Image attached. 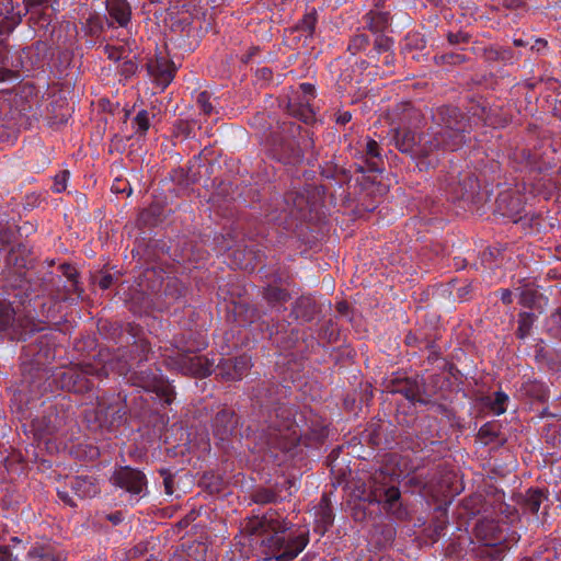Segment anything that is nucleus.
<instances>
[{"mask_svg":"<svg viewBox=\"0 0 561 561\" xmlns=\"http://www.w3.org/2000/svg\"><path fill=\"white\" fill-rule=\"evenodd\" d=\"M15 311L9 302L0 301V330H7L14 322Z\"/></svg>","mask_w":561,"mask_h":561,"instance_id":"13","label":"nucleus"},{"mask_svg":"<svg viewBox=\"0 0 561 561\" xmlns=\"http://www.w3.org/2000/svg\"><path fill=\"white\" fill-rule=\"evenodd\" d=\"M316 26V16L314 14H306L301 21L300 28L311 34Z\"/></svg>","mask_w":561,"mask_h":561,"instance_id":"27","label":"nucleus"},{"mask_svg":"<svg viewBox=\"0 0 561 561\" xmlns=\"http://www.w3.org/2000/svg\"><path fill=\"white\" fill-rule=\"evenodd\" d=\"M0 561H11V551L8 547H0Z\"/></svg>","mask_w":561,"mask_h":561,"instance_id":"30","label":"nucleus"},{"mask_svg":"<svg viewBox=\"0 0 561 561\" xmlns=\"http://www.w3.org/2000/svg\"><path fill=\"white\" fill-rule=\"evenodd\" d=\"M548 330L554 337L561 340V309L551 314L548 321Z\"/></svg>","mask_w":561,"mask_h":561,"instance_id":"20","label":"nucleus"},{"mask_svg":"<svg viewBox=\"0 0 561 561\" xmlns=\"http://www.w3.org/2000/svg\"><path fill=\"white\" fill-rule=\"evenodd\" d=\"M264 296L267 299V301L271 304L284 302L289 297L285 290L278 288V287H275V286H268L265 289Z\"/></svg>","mask_w":561,"mask_h":561,"instance_id":"18","label":"nucleus"},{"mask_svg":"<svg viewBox=\"0 0 561 561\" xmlns=\"http://www.w3.org/2000/svg\"><path fill=\"white\" fill-rule=\"evenodd\" d=\"M112 482L131 495H141L147 488L146 476L141 471L129 467L117 469L112 476Z\"/></svg>","mask_w":561,"mask_h":561,"instance_id":"5","label":"nucleus"},{"mask_svg":"<svg viewBox=\"0 0 561 561\" xmlns=\"http://www.w3.org/2000/svg\"><path fill=\"white\" fill-rule=\"evenodd\" d=\"M32 556L35 558V561H57L53 553L46 551L38 553L37 551H33Z\"/></svg>","mask_w":561,"mask_h":561,"instance_id":"28","label":"nucleus"},{"mask_svg":"<svg viewBox=\"0 0 561 561\" xmlns=\"http://www.w3.org/2000/svg\"><path fill=\"white\" fill-rule=\"evenodd\" d=\"M366 154L368 157V160H367L368 170L369 171H379V167L376 161V159H378L380 157L379 146H378L377 141H375L373 139L367 141Z\"/></svg>","mask_w":561,"mask_h":561,"instance_id":"15","label":"nucleus"},{"mask_svg":"<svg viewBox=\"0 0 561 561\" xmlns=\"http://www.w3.org/2000/svg\"><path fill=\"white\" fill-rule=\"evenodd\" d=\"M454 122L447 121L446 125L436 131L433 138L426 136H416L411 130H397L394 141L401 152H410L414 156L425 158L438 149L454 151L465 142V124L458 119L460 113L451 108Z\"/></svg>","mask_w":561,"mask_h":561,"instance_id":"1","label":"nucleus"},{"mask_svg":"<svg viewBox=\"0 0 561 561\" xmlns=\"http://www.w3.org/2000/svg\"><path fill=\"white\" fill-rule=\"evenodd\" d=\"M9 77H11V72L5 69H0V82L7 80Z\"/></svg>","mask_w":561,"mask_h":561,"instance_id":"36","label":"nucleus"},{"mask_svg":"<svg viewBox=\"0 0 561 561\" xmlns=\"http://www.w3.org/2000/svg\"><path fill=\"white\" fill-rule=\"evenodd\" d=\"M106 10L112 21L126 26L130 20V7L126 0H106Z\"/></svg>","mask_w":561,"mask_h":561,"instance_id":"10","label":"nucleus"},{"mask_svg":"<svg viewBox=\"0 0 561 561\" xmlns=\"http://www.w3.org/2000/svg\"><path fill=\"white\" fill-rule=\"evenodd\" d=\"M73 492L79 497H93L100 492L99 484L91 477H76L70 481Z\"/></svg>","mask_w":561,"mask_h":561,"instance_id":"11","label":"nucleus"},{"mask_svg":"<svg viewBox=\"0 0 561 561\" xmlns=\"http://www.w3.org/2000/svg\"><path fill=\"white\" fill-rule=\"evenodd\" d=\"M59 496H60V499H62L64 501H68L67 496H64V493L59 492Z\"/></svg>","mask_w":561,"mask_h":561,"instance_id":"42","label":"nucleus"},{"mask_svg":"<svg viewBox=\"0 0 561 561\" xmlns=\"http://www.w3.org/2000/svg\"><path fill=\"white\" fill-rule=\"evenodd\" d=\"M531 511L537 512L540 506V495L538 497L531 500Z\"/></svg>","mask_w":561,"mask_h":561,"instance_id":"34","label":"nucleus"},{"mask_svg":"<svg viewBox=\"0 0 561 561\" xmlns=\"http://www.w3.org/2000/svg\"><path fill=\"white\" fill-rule=\"evenodd\" d=\"M279 447H282V448H286V447H287V445H286V444H279Z\"/></svg>","mask_w":561,"mask_h":561,"instance_id":"47","label":"nucleus"},{"mask_svg":"<svg viewBox=\"0 0 561 561\" xmlns=\"http://www.w3.org/2000/svg\"><path fill=\"white\" fill-rule=\"evenodd\" d=\"M507 402L508 396L499 391L493 399H490L489 407L495 415H501L506 411Z\"/></svg>","mask_w":561,"mask_h":561,"instance_id":"16","label":"nucleus"},{"mask_svg":"<svg viewBox=\"0 0 561 561\" xmlns=\"http://www.w3.org/2000/svg\"><path fill=\"white\" fill-rule=\"evenodd\" d=\"M501 299L506 305L511 304L513 301L512 291L508 289L503 290L502 295H501Z\"/></svg>","mask_w":561,"mask_h":561,"instance_id":"32","label":"nucleus"},{"mask_svg":"<svg viewBox=\"0 0 561 561\" xmlns=\"http://www.w3.org/2000/svg\"><path fill=\"white\" fill-rule=\"evenodd\" d=\"M69 171L65 170L56 174L54 178L53 191L55 193H61L67 188V182L69 180Z\"/></svg>","mask_w":561,"mask_h":561,"instance_id":"23","label":"nucleus"},{"mask_svg":"<svg viewBox=\"0 0 561 561\" xmlns=\"http://www.w3.org/2000/svg\"><path fill=\"white\" fill-rule=\"evenodd\" d=\"M369 502L383 504V508L388 512H394V508L400 500V491L396 486H390L385 490L374 489L368 495Z\"/></svg>","mask_w":561,"mask_h":561,"instance_id":"9","label":"nucleus"},{"mask_svg":"<svg viewBox=\"0 0 561 561\" xmlns=\"http://www.w3.org/2000/svg\"><path fill=\"white\" fill-rule=\"evenodd\" d=\"M149 73L154 78L158 85L167 88L174 78L175 66L165 56H157L148 65Z\"/></svg>","mask_w":561,"mask_h":561,"instance_id":"7","label":"nucleus"},{"mask_svg":"<svg viewBox=\"0 0 561 561\" xmlns=\"http://www.w3.org/2000/svg\"><path fill=\"white\" fill-rule=\"evenodd\" d=\"M460 37L463 39V36H461L460 34H450L448 36V39L450 43H459L460 42Z\"/></svg>","mask_w":561,"mask_h":561,"instance_id":"35","label":"nucleus"},{"mask_svg":"<svg viewBox=\"0 0 561 561\" xmlns=\"http://www.w3.org/2000/svg\"><path fill=\"white\" fill-rule=\"evenodd\" d=\"M227 415H228V413H226V412H224V413H221V414H217V416H216V422H219V420H220V419H224V417H226Z\"/></svg>","mask_w":561,"mask_h":561,"instance_id":"40","label":"nucleus"},{"mask_svg":"<svg viewBox=\"0 0 561 561\" xmlns=\"http://www.w3.org/2000/svg\"><path fill=\"white\" fill-rule=\"evenodd\" d=\"M118 374H119V375H125V376H127L128 371L119 370V371H118Z\"/></svg>","mask_w":561,"mask_h":561,"instance_id":"44","label":"nucleus"},{"mask_svg":"<svg viewBox=\"0 0 561 561\" xmlns=\"http://www.w3.org/2000/svg\"><path fill=\"white\" fill-rule=\"evenodd\" d=\"M220 375L226 380H240L251 368V359L247 355H241L234 359H225L219 365Z\"/></svg>","mask_w":561,"mask_h":561,"instance_id":"8","label":"nucleus"},{"mask_svg":"<svg viewBox=\"0 0 561 561\" xmlns=\"http://www.w3.org/2000/svg\"><path fill=\"white\" fill-rule=\"evenodd\" d=\"M503 4L508 9H515L520 7L522 0H503Z\"/></svg>","mask_w":561,"mask_h":561,"instance_id":"31","label":"nucleus"},{"mask_svg":"<svg viewBox=\"0 0 561 561\" xmlns=\"http://www.w3.org/2000/svg\"><path fill=\"white\" fill-rule=\"evenodd\" d=\"M537 291L531 287H525L519 293V302L524 306L531 307L535 305Z\"/></svg>","mask_w":561,"mask_h":561,"instance_id":"24","label":"nucleus"},{"mask_svg":"<svg viewBox=\"0 0 561 561\" xmlns=\"http://www.w3.org/2000/svg\"><path fill=\"white\" fill-rule=\"evenodd\" d=\"M4 31L0 27V56L2 55V42H3Z\"/></svg>","mask_w":561,"mask_h":561,"instance_id":"38","label":"nucleus"},{"mask_svg":"<svg viewBox=\"0 0 561 561\" xmlns=\"http://www.w3.org/2000/svg\"><path fill=\"white\" fill-rule=\"evenodd\" d=\"M127 49L123 46L115 45H105L104 54H106L107 58L114 61H118L126 57Z\"/></svg>","mask_w":561,"mask_h":561,"instance_id":"21","label":"nucleus"},{"mask_svg":"<svg viewBox=\"0 0 561 561\" xmlns=\"http://www.w3.org/2000/svg\"><path fill=\"white\" fill-rule=\"evenodd\" d=\"M113 284V276L111 274L102 275L99 279V286L102 289H108Z\"/></svg>","mask_w":561,"mask_h":561,"instance_id":"29","label":"nucleus"},{"mask_svg":"<svg viewBox=\"0 0 561 561\" xmlns=\"http://www.w3.org/2000/svg\"><path fill=\"white\" fill-rule=\"evenodd\" d=\"M339 310L340 311L344 310V305L341 304L340 307H339Z\"/></svg>","mask_w":561,"mask_h":561,"instance_id":"46","label":"nucleus"},{"mask_svg":"<svg viewBox=\"0 0 561 561\" xmlns=\"http://www.w3.org/2000/svg\"><path fill=\"white\" fill-rule=\"evenodd\" d=\"M515 45L520 46L523 45L522 41H515Z\"/></svg>","mask_w":561,"mask_h":561,"instance_id":"45","label":"nucleus"},{"mask_svg":"<svg viewBox=\"0 0 561 561\" xmlns=\"http://www.w3.org/2000/svg\"><path fill=\"white\" fill-rule=\"evenodd\" d=\"M263 524L272 531L262 538V554L265 560L291 561L309 541L307 533L287 536L288 524L274 519L272 516H265Z\"/></svg>","mask_w":561,"mask_h":561,"instance_id":"2","label":"nucleus"},{"mask_svg":"<svg viewBox=\"0 0 561 561\" xmlns=\"http://www.w3.org/2000/svg\"><path fill=\"white\" fill-rule=\"evenodd\" d=\"M128 381L147 391L156 392L167 404L174 400L172 387L154 373L136 371L128 377Z\"/></svg>","mask_w":561,"mask_h":561,"instance_id":"4","label":"nucleus"},{"mask_svg":"<svg viewBox=\"0 0 561 561\" xmlns=\"http://www.w3.org/2000/svg\"><path fill=\"white\" fill-rule=\"evenodd\" d=\"M407 397H408V399H410V400H415V397H414V394H412V396H410V394H407Z\"/></svg>","mask_w":561,"mask_h":561,"instance_id":"43","label":"nucleus"},{"mask_svg":"<svg viewBox=\"0 0 561 561\" xmlns=\"http://www.w3.org/2000/svg\"><path fill=\"white\" fill-rule=\"evenodd\" d=\"M368 45V37L366 35H356L350 46L348 49L353 50V53H356L357 50L364 49Z\"/></svg>","mask_w":561,"mask_h":561,"instance_id":"26","label":"nucleus"},{"mask_svg":"<svg viewBox=\"0 0 561 561\" xmlns=\"http://www.w3.org/2000/svg\"><path fill=\"white\" fill-rule=\"evenodd\" d=\"M197 105L205 114H210L213 112L214 107L210 101V94L207 91H203L198 94Z\"/></svg>","mask_w":561,"mask_h":561,"instance_id":"25","label":"nucleus"},{"mask_svg":"<svg viewBox=\"0 0 561 561\" xmlns=\"http://www.w3.org/2000/svg\"><path fill=\"white\" fill-rule=\"evenodd\" d=\"M272 435L274 437L288 439L290 442H294L299 437L296 426L290 421H287L282 427H276L275 433Z\"/></svg>","mask_w":561,"mask_h":561,"instance_id":"17","label":"nucleus"},{"mask_svg":"<svg viewBox=\"0 0 561 561\" xmlns=\"http://www.w3.org/2000/svg\"><path fill=\"white\" fill-rule=\"evenodd\" d=\"M62 267L65 268V274H66L69 278H72V277H73V275H75V273H76V272H75V270H73L71 266H69V265H67V266L62 265Z\"/></svg>","mask_w":561,"mask_h":561,"instance_id":"37","label":"nucleus"},{"mask_svg":"<svg viewBox=\"0 0 561 561\" xmlns=\"http://www.w3.org/2000/svg\"><path fill=\"white\" fill-rule=\"evenodd\" d=\"M351 118H352V115L348 112H345L340 115V117L337 118V122L341 124H346L351 121Z\"/></svg>","mask_w":561,"mask_h":561,"instance_id":"33","label":"nucleus"},{"mask_svg":"<svg viewBox=\"0 0 561 561\" xmlns=\"http://www.w3.org/2000/svg\"><path fill=\"white\" fill-rule=\"evenodd\" d=\"M297 93L299 94L298 101L289 102V113L305 123H309L314 116L310 104L314 98V87L310 83H301Z\"/></svg>","mask_w":561,"mask_h":561,"instance_id":"6","label":"nucleus"},{"mask_svg":"<svg viewBox=\"0 0 561 561\" xmlns=\"http://www.w3.org/2000/svg\"><path fill=\"white\" fill-rule=\"evenodd\" d=\"M238 265H239V267H241V268H248V267H249V264H248V263H245V264H243V263H239Z\"/></svg>","mask_w":561,"mask_h":561,"instance_id":"41","label":"nucleus"},{"mask_svg":"<svg viewBox=\"0 0 561 561\" xmlns=\"http://www.w3.org/2000/svg\"><path fill=\"white\" fill-rule=\"evenodd\" d=\"M535 322V314L531 312H523L519 314L517 335L525 339L529 335L533 324Z\"/></svg>","mask_w":561,"mask_h":561,"instance_id":"14","label":"nucleus"},{"mask_svg":"<svg viewBox=\"0 0 561 561\" xmlns=\"http://www.w3.org/2000/svg\"><path fill=\"white\" fill-rule=\"evenodd\" d=\"M474 185L476 181L471 178H468V181L465 180L463 183H455L453 181L447 184L448 188L450 190L453 198L456 199L462 198L469 190L472 191L474 188Z\"/></svg>","mask_w":561,"mask_h":561,"instance_id":"12","label":"nucleus"},{"mask_svg":"<svg viewBox=\"0 0 561 561\" xmlns=\"http://www.w3.org/2000/svg\"><path fill=\"white\" fill-rule=\"evenodd\" d=\"M317 523H318L317 528L319 529V531L321 534H323L327 530V528L330 525H332L333 516H332V513L327 504L324 506H321L320 516L318 517Z\"/></svg>","mask_w":561,"mask_h":561,"instance_id":"19","label":"nucleus"},{"mask_svg":"<svg viewBox=\"0 0 561 561\" xmlns=\"http://www.w3.org/2000/svg\"><path fill=\"white\" fill-rule=\"evenodd\" d=\"M163 357L170 368L198 377L210 375L215 364L205 356L194 355L191 350L176 348L171 354H164Z\"/></svg>","mask_w":561,"mask_h":561,"instance_id":"3","label":"nucleus"},{"mask_svg":"<svg viewBox=\"0 0 561 561\" xmlns=\"http://www.w3.org/2000/svg\"><path fill=\"white\" fill-rule=\"evenodd\" d=\"M134 125L137 129V131L144 134L146 133L150 127V118L147 111H140L137 113V115L134 118Z\"/></svg>","mask_w":561,"mask_h":561,"instance_id":"22","label":"nucleus"},{"mask_svg":"<svg viewBox=\"0 0 561 561\" xmlns=\"http://www.w3.org/2000/svg\"><path fill=\"white\" fill-rule=\"evenodd\" d=\"M126 70L134 71L135 65L133 62H126L125 64Z\"/></svg>","mask_w":561,"mask_h":561,"instance_id":"39","label":"nucleus"}]
</instances>
